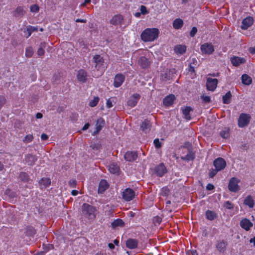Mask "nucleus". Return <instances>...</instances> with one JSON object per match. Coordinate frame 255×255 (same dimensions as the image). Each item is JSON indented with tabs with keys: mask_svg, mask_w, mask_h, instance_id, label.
Returning a JSON list of instances; mask_svg holds the SVG:
<instances>
[{
	"mask_svg": "<svg viewBox=\"0 0 255 255\" xmlns=\"http://www.w3.org/2000/svg\"><path fill=\"white\" fill-rule=\"evenodd\" d=\"M38 184L41 189L47 188L51 184V180L49 178L43 177L39 180Z\"/></svg>",
	"mask_w": 255,
	"mask_h": 255,
	"instance_id": "14",
	"label": "nucleus"
},
{
	"mask_svg": "<svg viewBox=\"0 0 255 255\" xmlns=\"http://www.w3.org/2000/svg\"><path fill=\"white\" fill-rule=\"evenodd\" d=\"M245 60L244 58H240L239 57H234L231 58V62L233 65L238 66L242 63H244Z\"/></svg>",
	"mask_w": 255,
	"mask_h": 255,
	"instance_id": "27",
	"label": "nucleus"
},
{
	"mask_svg": "<svg viewBox=\"0 0 255 255\" xmlns=\"http://www.w3.org/2000/svg\"><path fill=\"white\" fill-rule=\"evenodd\" d=\"M183 24V21L181 19H176L173 22V26L175 29H179Z\"/></svg>",
	"mask_w": 255,
	"mask_h": 255,
	"instance_id": "35",
	"label": "nucleus"
},
{
	"mask_svg": "<svg viewBox=\"0 0 255 255\" xmlns=\"http://www.w3.org/2000/svg\"><path fill=\"white\" fill-rule=\"evenodd\" d=\"M5 194L6 195L8 196V197L11 199H12V198L15 197L16 196V194L14 192H13L11 190L8 189H7L5 190Z\"/></svg>",
	"mask_w": 255,
	"mask_h": 255,
	"instance_id": "42",
	"label": "nucleus"
},
{
	"mask_svg": "<svg viewBox=\"0 0 255 255\" xmlns=\"http://www.w3.org/2000/svg\"><path fill=\"white\" fill-rule=\"evenodd\" d=\"M134 196V191L130 188H127L123 192V198L126 201L132 200Z\"/></svg>",
	"mask_w": 255,
	"mask_h": 255,
	"instance_id": "8",
	"label": "nucleus"
},
{
	"mask_svg": "<svg viewBox=\"0 0 255 255\" xmlns=\"http://www.w3.org/2000/svg\"><path fill=\"white\" fill-rule=\"evenodd\" d=\"M27 30L28 33V36L26 37L27 38L32 34V26H29Z\"/></svg>",
	"mask_w": 255,
	"mask_h": 255,
	"instance_id": "62",
	"label": "nucleus"
},
{
	"mask_svg": "<svg viewBox=\"0 0 255 255\" xmlns=\"http://www.w3.org/2000/svg\"><path fill=\"white\" fill-rule=\"evenodd\" d=\"M155 172L157 175L159 176H162L164 174L166 173V169L165 166L163 164H160L155 167Z\"/></svg>",
	"mask_w": 255,
	"mask_h": 255,
	"instance_id": "22",
	"label": "nucleus"
},
{
	"mask_svg": "<svg viewBox=\"0 0 255 255\" xmlns=\"http://www.w3.org/2000/svg\"><path fill=\"white\" fill-rule=\"evenodd\" d=\"M214 165L217 171H220L226 167V162L223 158L219 157L214 160Z\"/></svg>",
	"mask_w": 255,
	"mask_h": 255,
	"instance_id": "9",
	"label": "nucleus"
},
{
	"mask_svg": "<svg viewBox=\"0 0 255 255\" xmlns=\"http://www.w3.org/2000/svg\"><path fill=\"white\" fill-rule=\"evenodd\" d=\"M39 10V6L36 5H33V12H38Z\"/></svg>",
	"mask_w": 255,
	"mask_h": 255,
	"instance_id": "61",
	"label": "nucleus"
},
{
	"mask_svg": "<svg viewBox=\"0 0 255 255\" xmlns=\"http://www.w3.org/2000/svg\"><path fill=\"white\" fill-rule=\"evenodd\" d=\"M224 207L228 209H232L234 207L233 204L230 201H226L224 204Z\"/></svg>",
	"mask_w": 255,
	"mask_h": 255,
	"instance_id": "46",
	"label": "nucleus"
},
{
	"mask_svg": "<svg viewBox=\"0 0 255 255\" xmlns=\"http://www.w3.org/2000/svg\"><path fill=\"white\" fill-rule=\"evenodd\" d=\"M221 136L224 138H227L229 137V130L227 128H225L220 133Z\"/></svg>",
	"mask_w": 255,
	"mask_h": 255,
	"instance_id": "41",
	"label": "nucleus"
},
{
	"mask_svg": "<svg viewBox=\"0 0 255 255\" xmlns=\"http://www.w3.org/2000/svg\"><path fill=\"white\" fill-rule=\"evenodd\" d=\"M69 184L71 187L74 188L76 185V181L74 179L70 180L69 181Z\"/></svg>",
	"mask_w": 255,
	"mask_h": 255,
	"instance_id": "55",
	"label": "nucleus"
},
{
	"mask_svg": "<svg viewBox=\"0 0 255 255\" xmlns=\"http://www.w3.org/2000/svg\"><path fill=\"white\" fill-rule=\"evenodd\" d=\"M169 190L166 187H163L161 190V195L163 196H167L169 195Z\"/></svg>",
	"mask_w": 255,
	"mask_h": 255,
	"instance_id": "44",
	"label": "nucleus"
},
{
	"mask_svg": "<svg viewBox=\"0 0 255 255\" xmlns=\"http://www.w3.org/2000/svg\"><path fill=\"white\" fill-rule=\"evenodd\" d=\"M123 17L120 14H117L112 17L110 21L111 24L117 25H121L123 22Z\"/></svg>",
	"mask_w": 255,
	"mask_h": 255,
	"instance_id": "13",
	"label": "nucleus"
},
{
	"mask_svg": "<svg viewBox=\"0 0 255 255\" xmlns=\"http://www.w3.org/2000/svg\"><path fill=\"white\" fill-rule=\"evenodd\" d=\"M153 143L156 148H159L161 146V142L158 138H155L153 141Z\"/></svg>",
	"mask_w": 255,
	"mask_h": 255,
	"instance_id": "49",
	"label": "nucleus"
},
{
	"mask_svg": "<svg viewBox=\"0 0 255 255\" xmlns=\"http://www.w3.org/2000/svg\"><path fill=\"white\" fill-rule=\"evenodd\" d=\"M138 63L143 68H146L149 64L148 59L145 57H140L138 60Z\"/></svg>",
	"mask_w": 255,
	"mask_h": 255,
	"instance_id": "30",
	"label": "nucleus"
},
{
	"mask_svg": "<svg viewBox=\"0 0 255 255\" xmlns=\"http://www.w3.org/2000/svg\"><path fill=\"white\" fill-rule=\"evenodd\" d=\"M91 146L93 149L98 150L101 147V144L99 143H94L92 144Z\"/></svg>",
	"mask_w": 255,
	"mask_h": 255,
	"instance_id": "52",
	"label": "nucleus"
},
{
	"mask_svg": "<svg viewBox=\"0 0 255 255\" xmlns=\"http://www.w3.org/2000/svg\"><path fill=\"white\" fill-rule=\"evenodd\" d=\"M95 208L88 204L84 203L82 206V215L89 220H93L95 218Z\"/></svg>",
	"mask_w": 255,
	"mask_h": 255,
	"instance_id": "2",
	"label": "nucleus"
},
{
	"mask_svg": "<svg viewBox=\"0 0 255 255\" xmlns=\"http://www.w3.org/2000/svg\"><path fill=\"white\" fill-rule=\"evenodd\" d=\"M214 188V186L213 184H208L206 186V189L208 190H212Z\"/></svg>",
	"mask_w": 255,
	"mask_h": 255,
	"instance_id": "60",
	"label": "nucleus"
},
{
	"mask_svg": "<svg viewBox=\"0 0 255 255\" xmlns=\"http://www.w3.org/2000/svg\"><path fill=\"white\" fill-rule=\"evenodd\" d=\"M140 97V96L138 94L135 93L132 94L128 100L127 105L130 108L135 107L139 101Z\"/></svg>",
	"mask_w": 255,
	"mask_h": 255,
	"instance_id": "7",
	"label": "nucleus"
},
{
	"mask_svg": "<svg viewBox=\"0 0 255 255\" xmlns=\"http://www.w3.org/2000/svg\"><path fill=\"white\" fill-rule=\"evenodd\" d=\"M186 50V47L183 45H178L174 48L175 52L179 54H183L184 53Z\"/></svg>",
	"mask_w": 255,
	"mask_h": 255,
	"instance_id": "31",
	"label": "nucleus"
},
{
	"mask_svg": "<svg viewBox=\"0 0 255 255\" xmlns=\"http://www.w3.org/2000/svg\"><path fill=\"white\" fill-rule=\"evenodd\" d=\"M151 127L150 122L147 120H144L140 125V129L144 132L147 133L150 130Z\"/></svg>",
	"mask_w": 255,
	"mask_h": 255,
	"instance_id": "15",
	"label": "nucleus"
},
{
	"mask_svg": "<svg viewBox=\"0 0 255 255\" xmlns=\"http://www.w3.org/2000/svg\"><path fill=\"white\" fill-rule=\"evenodd\" d=\"M187 255H198V254L195 250L189 251L187 253Z\"/></svg>",
	"mask_w": 255,
	"mask_h": 255,
	"instance_id": "59",
	"label": "nucleus"
},
{
	"mask_svg": "<svg viewBox=\"0 0 255 255\" xmlns=\"http://www.w3.org/2000/svg\"><path fill=\"white\" fill-rule=\"evenodd\" d=\"M46 47V43L45 42L41 43L39 46V48L38 49L37 53L39 56H41L44 55L45 53L44 48Z\"/></svg>",
	"mask_w": 255,
	"mask_h": 255,
	"instance_id": "39",
	"label": "nucleus"
},
{
	"mask_svg": "<svg viewBox=\"0 0 255 255\" xmlns=\"http://www.w3.org/2000/svg\"><path fill=\"white\" fill-rule=\"evenodd\" d=\"M25 234L27 236H32V230L31 229V227L30 226L27 227Z\"/></svg>",
	"mask_w": 255,
	"mask_h": 255,
	"instance_id": "50",
	"label": "nucleus"
},
{
	"mask_svg": "<svg viewBox=\"0 0 255 255\" xmlns=\"http://www.w3.org/2000/svg\"><path fill=\"white\" fill-rule=\"evenodd\" d=\"M188 71L190 72L191 73L195 74V67L191 65V63H189V67H188Z\"/></svg>",
	"mask_w": 255,
	"mask_h": 255,
	"instance_id": "54",
	"label": "nucleus"
},
{
	"mask_svg": "<svg viewBox=\"0 0 255 255\" xmlns=\"http://www.w3.org/2000/svg\"><path fill=\"white\" fill-rule=\"evenodd\" d=\"M253 225V224L250 220L247 218L242 219L240 222L241 227L246 231L250 230Z\"/></svg>",
	"mask_w": 255,
	"mask_h": 255,
	"instance_id": "16",
	"label": "nucleus"
},
{
	"mask_svg": "<svg viewBox=\"0 0 255 255\" xmlns=\"http://www.w3.org/2000/svg\"><path fill=\"white\" fill-rule=\"evenodd\" d=\"M191 110H192V109L190 107H187L182 110L183 114L184 115L185 118L187 120L190 119L189 113Z\"/></svg>",
	"mask_w": 255,
	"mask_h": 255,
	"instance_id": "38",
	"label": "nucleus"
},
{
	"mask_svg": "<svg viewBox=\"0 0 255 255\" xmlns=\"http://www.w3.org/2000/svg\"><path fill=\"white\" fill-rule=\"evenodd\" d=\"M104 125V120L102 118L98 119L96 124V130L92 133V135H96L102 129Z\"/></svg>",
	"mask_w": 255,
	"mask_h": 255,
	"instance_id": "17",
	"label": "nucleus"
},
{
	"mask_svg": "<svg viewBox=\"0 0 255 255\" xmlns=\"http://www.w3.org/2000/svg\"><path fill=\"white\" fill-rule=\"evenodd\" d=\"M108 183L106 180H102L99 183L98 192L102 193L108 188Z\"/></svg>",
	"mask_w": 255,
	"mask_h": 255,
	"instance_id": "26",
	"label": "nucleus"
},
{
	"mask_svg": "<svg viewBox=\"0 0 255 255\" xmlns=\"http://www.w3.org/2000/svg\"><path fill=\"white\" fill-rule=\"evenodd\" d=\"M201 98L202 100V101L205 103H209L211 101L210 97L208 96L203 95L201 96Z\"/></svg>",
	"mask_w": 255,
	"mask_h": 255,
	"instance_id": "47",
	"label": "nucleus"
},
{
	"mask_svg": "<svg viewBox=\"0 0 255 255\" xmlns=\"http://www.w3.org/2000/svg\"><path fill=\"white\" fill-rule=\"evenodd\" d=\"M140 11H141V13L143 14H145L147 13V11L146 7L145 6H143V5H141V7H140Z\"/></svg>",
	"mask_w": 255,
	"mask_h": 255,
	"instance_id": "57",
	"label": "nucleus"
},
{
	"mask_svg": "<svg viewBox=\"0 0 255 255\" xmlns=\"http://www.w3.org/2000/svg\"><path fill=\"white\" fill-rule=\"evenodd\" d=\"M218 171H217V170L216 168L215 170H213L212 171H211L210 173V177H213Z\"/></svg>",
	"mask_w": 255,
	"mask_h": 255,
	"instance_id": "58",
	"label": "nucleus"
},
{
	"mask_svg": "<svg viewBox=\"0 0 255 255\" xmlns=\"http://www.w3.org/2000/svg\"><path fill=\"white\" fill-rule=\"evenodd\" d=\"M25 13V10L24 9L23 6H18L12 12V14L14 16L18 18L22 17Z\"/></svg>",
	"mask_w": 255,
	"mask_h": 255,
	"instance_id": "19",
	"label": "nucleus"
},
{
	"mask_svg": "<svg viewBox=\"0 0 255 255\" xmlns=\"http://www.w3.org/2000/svg\"><path fill=\"white\" fill-rule=\"evenodd\" d=\"M254 22L253 18L252 17L249 16L244 19L242 22L241 28L242 29H247L251 26Z\"/></svg>",
	"mask_w": 255,
	"mask_h": 255,
	"instance_id": "11",
	"label": "nucleus"
},
{
	"mask_svg": "<svg viewBox=\"0 0 255 255\" xmlns=\"http://www.w3.org/2000/svg\"><path fill=\"white\" fill-rule=\"evenodd\" d=\"M197 29L196 27H192L190 32V35L191 36V37H194L195 36V35L196 34V33H197Z\"/></svg>",
	"mask_w": 255,
	"mask_h": 255,
	"instance_id": "53",
	"label": "nucleus"
},
{
	"mask_svg": "<svg viewBox=\"0 0 255 255\" xmlns=\"http://www.w3.org/2000/svg\"><path fill=\"white\" fill-rule=\"evenodd\" d=\"M200 50L202 54H212L214 51V47L210 43H205L201 45Z\"/></svg>",
	"mask_w": 255,
	"mask_h": 255,
	"instance_id": "5",
	"label": "nucleus"
},
{
	"mask_svg": "<svg viewBox=\"0 0 255 255\" xmlns=\"http://www.w3.org/2000/svg\"><path fill=\"white\" fill-rule=\"evenodd\" d=\"M32 141V135H27L25 136L23 141L27 143Z\"/></svg>",
	"mask_w": 255,
	"mask_h": 255,
	"instance_id": "51",
	"label": "nucleus"
},
{
	"mask_svg": "<svg viewBox=\"0 0 255 255\" xmlns=\"http://www.w3.org/2000/svg\"><path fill=\"white\" fill-rule=\"evenodd\" d=\"M250 117L249 115L242 113L238 119V126L240 128H244L249 123Z\"/></svg>",
	"mask_w": 255,
	"mask_h": 255,
	"instance_id": "6",
	"label": "nucleus"
},
{
	"mask_svg": "<svg viewBox=\"0 0 255 255\" xmlns=\"http://www.w3.org/2000/svg\"><path fill=\"white\" fill-rule=\"evenodd\" d=\"M109 171L112 174H118L120 171V168L116 164H111L109 166Z\"/></svg>",
	"mask_w": 255,
	"mask_h": 255,
	"instance_id": "29",
	"label": "nucleus"
},
{
	"mask_svg": "<svg viewBox=\"0 0 255 255\" xmlns=\"http://www.w3.org/2000/svg\"><path fill=\"white\" fill-rule=\"evenodd\" d=\"M138 241L133 239H129L126 242V247L129 249H135L137 247Z\"/></svg>",
	"mask_w": 255,
	"mask_h": 255,
	"instance_id": "21",
	"label": "nucleus"
},
{
	"mask_svg": "<svg viewBox=\"0 0 255 255\" xmlns=\"http://www.w3.org/2000/svg\"><path fill=\"white\" fill-rule=\"evenodd\" d=\"M158 29L147 28L142 32L140 37L144 42H152L158 38Z\"/></svg>",
	"mask_w": 255,
	"mask_h": 255,
	"instance_id": "1",
	"label": "nucleus"
},
{
	"mask_svg": "<svg viewBox=\"0 0 255 255\" xmlns=\"http://www.w3.org/2000/svg\"><path fill=\"white\" fill-rule=\"evenodd\" d=\"M227 245V242L224 240H220L217 242L216 247L220 253H224L226 250Z\"/></svg>",
	"mask_w": 255,
	"mask_h": 255,
	"instance_id": "12",
	"label": "nucleus"
},
{
	"mask_svg": "<svg viewBox=\"0 0 255 255\" xmlns=\"http://www.w3.org/2000/svg\"><path fill=\"white\" fill-rule=\"evenodd\" d=\"M250 52L252 54L255 53V47H250L249 49Z\"/></svg>",
	"mask_w": 255,
	"mask_h": 255,
	"instance_id": "64",
	"label": "nucleus"
},
{
	"mask_svg": "<svg viewBox=\"0 0 255 255\" xmlns=\"http://www.w3.org/2000/svg\"><path fill=\"white\" fill-rule=\"evenodd\" d=\"M93 60L95 63V67L98 70L103 72L105 68L103 58L100 55H95L93 57Z\"/></svg>",
	"mask_w": 255,
	"mask_h": 255,
	"instance_id": "4",
	"label": "nucleus"
},
{
	"mask_svg": "<svg viewBox=\"0 0 255 255\" xmlns=\"http://www.w3.org/2000/svg\"><path fill=\"white\" fill-rule=\"evenodd\" d=\"M205 215L207 219L210 221H212L217 218V214L211 210L206 211Z\"/></svg>",
	"mask_w": 255,
	"mask_h": 255,
	"instance_id": "28",
	"label": "nucleus"
},
{
	"mask_svg": "<svg viewBox=\"0 0 255 255\" xmlns=\"http://www.w3.org/2000/svg\"><path fill=\"white\" fill-rule=\"evenodd\" d=\"M137 153L134 151H128L124 155L125 160L129 162L134 161L137 158Z\"/></svg>",
	"mask_w": 255,
	"mask_h": 255,
	"instance_id": "18",
	"label": "nucleus"
},
{
	"mask_svg": "<svg viewBox=\"0 0 255 255\" xmlns=\"http://www.w3.org/2000/svg\"><path fill=\"white\" fill-rule=\"evenodd\" d=\"M125 80V77L122 74H117L116 75L114 85L115 87H119L122 85Z\"/></svg>",
	"mask_w": 255,
	"mask_h": 255,
	"instance_id": "20",
	"label": "nucleus"
},
{
	"mask_svg": "<svg viewBox=\"0 0 255 255\" xmlns=\"http://www.w3.org/2000/svg\"><path fill=\"white\" fill-rule=\"evenodd\" d=\"M173 75V72L171 70L166 69L164 73L161 74V79L164 81H167L170 80Z\"/></svg>",
	"mask_w": 255,
	"mask_h": 255,
	"instance_id": "25",
	"label": "nucleus"
},
{
	"mask_svg": "<svg viewBox=\"0 0 255 255\" xmlns=\"http://www.w3.org/2000/svg\"><path fill=\"white\" fill-rule=\"evenodd\" d=\"M48 135L45 133H43L41 135V138L42 140H46L48 138Z\"/></svg>",
	"mask_w": 255,
	"mask_h": 255,
	"instance_id": "63",
	"label": "nucleus"
},
{
	"mask_svg": "<svg viewBox=\"0 0 255 255\" xmlns=\"http://www.w3.org/2000/svg\"><path fill=\"white\" fill-rule=\"evenodd\" d=\"M87 76L86 72L85 70L81 69L79 70L78 72L77 77L79 81L85 82L87 80Z\"/></svg>",
	"mask_w": 255,
	"mask_h": 255,
	"instance_id": "23",
	"label": "nucleus"
},
{
	"mask_svg": "<svg viewBox=\"0 0 255 255\" xmlns=\"http://www.w3.org/2000/svg\"><path fill=\"white\" fill-rule=\"evenodd\" d=\"M195 156L193 153L192 152L189 151L186 155L185 156H182L181 158L182 160H186V161H190L194 159Z\"/></svg>",
	"mask_w": 255,
	"mask_h": 255,
	"instance_id": "37",
	"label": "nucleus"
},
{
	"mask_svg": "<svg viewBox=\"0 0 255 255\" xmlns=\"http://www.w3.org/2000/svg\"><path fill=\"white\" fill-rule=\"evenodd\" d=\"M124 225V222L120 219L115 220L111 224L112 228H116L118 227H123Z\"/></svg>",
	"mask_w": 255,
	"mask_h": 255,
	"instance_id": "33",
	"label": "nucleus"
},
{
	"mask_svg": "<svg viewBox=\"0 0 255 255\" xmlns=\"http://www.w3.org/2000/svg\"><path fill=\"white\" fill-rule=\"evenodd\" d=\"M244 204L251 208H253L254 203L252 197L251 196H247L244 200Z\"/></svg>",
	"mask_w": 255,
	"mask_h": 255,
	"instance_id": "34",
	"label": "nucleus"
},
{
	"mask_svg": "<svg viewBox=\"0 0 255 255\" xmlns=\"http://www.w3.org/2000/svg\"><path fill=\"white\" fill-rule=\"evenodd\" d=\"M112 101L111 99H109L107 100L106 102V106L108 108H111L113 107Z\"/></svg>",
	"mask_w": 255,
	"mask_h": 255,
	"instance_id": "56",
	"label": "nucleus"
},
{
	"mask_svg": "<svg viewBox=\"0 0 255 255\" xmlns=\"http://www.w3.org/2000/svg\"><path fill=\"white\" fill-rule=\"evenodd\" d=\"M174 99V95H170L164 98L163 102L165 106H171L173 103Z\"/></svg>",
	"mask_w": 255,
	"mask_h": 255,
	"instance_id": "24",
	"label": "nucleus"
},
{
	"mask_svg": "<svg viewBox=\"0 0 255 255\" xmlns=\"http://www.w3.org/2000/svg\"><path fill=\"white\" fill-rule=\"evenodd\" d=\"M218 83V81L217 79L208 78L206 82L207 90L211 91H214L217 86Z\"/></svg>",
	"mask_w": 255,
	"mask_h": 255,
	"instance_id": "10",
	"label": "nucleus"
},
{
	"mask_svg": "<svg viewBox=\"0 0 255 255\" xmlns=\"http://www.w3.org/2000/svg\"><path fill=\"white\" fill-rule=\"evenodd\" d=\"M18 177L20 180L23 182H27L29 180V176L26 172H20Z\"/></svg>",
	"mask_w": 255,
	"mask_h": 255,
	"instance_id": "40",
	"label": "nucleus"
},
{
	"mask_svg": "<svg viewBox=\"0 0 255 255\" xmlns=\"http://www.w3.org/2000/svg\"><path fill=\"white\" fill-rule=\"evenodd\" d=\"M99 98L98 97H95L89 102V106L91 107L96 106L99 102Z\"/></svg>",
	"mask_w": 255,
	"mask_h": 255,
	"instance_id": "43",
	"label": "nucleus"
},
{
	"mask_svg": "<svg viewBox=\"0 0 255 255\" xmlns=\"http://www.w3.org/2000/svg\"><path fill=\"white\" fill-rule=\"evenodd\" d=\"M232 94L230 91H228L225 95L223 96V101L224 104H229L230 103Z\"/></svg>",
	"mask_w": 255,
	"mask_h": 255,
	"instance_id": "36",
	"label": "nucleus"
},
{
	"mask_svg": "<svg viewBox=\"0 0 255 255\" xmlns=\"http://www.w3.org/2000/svg\"><path fill=\"white\" fill-rule=\"evenodd\" d=\"M242 82L246 85H249L252 82V78L247 74H244L242 76Z\"/></svg>",
	"mask_w": 255,
	"mask_h": 255,
	"instance_id": "32",
	"label": "nucleus"
},
{
	"mask_svg": "<svg viewBox=\"0 0 255 255\" xmlns=\"http://www.w3.org/2000/svg\"><path fill=\"white\" fill-rule=\"evenodd\" d=\"M240 182V179L236 177H232L229 181L228 185L229 190L233 192H237L239 191L240 187L238 185V183Z\"/></svg>",
	"mask_w": 255,
	"mask_h": 255,
	"instance_id": "3",
	"label": "nucleus"
},
{
	"mask_svg": "<svg viewBox=\"0 0 255 255\" xmlns=\"http://www.w3.org/2000/svg\"><path fill=\"white\" fill-rule=\"evenodd\" d=\"M6 99L4 96L0 95V110L2 106L6 103Z\"/></svg>",
	"mask_w": 255,
	"mask_h": 255,
	"instance_id": "45",
	"label": "nucleus"
},
{
	"mask_svg": "<svg viewBox=\"0 0 255 255\" xmlns=\"http://www.w3.org/2000/svg\"><path fill=\"white\" fill-rule=\"evenodd\" d=\"M25 56L27 57H32V47H31L29 46L26 49Z\"/></svg>",
	"mask_w": 255,
	"mask_h": 255,
	"instance_id": "48",
	"label": "nucleus"
}]
</instances>
